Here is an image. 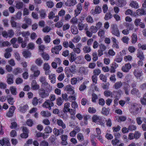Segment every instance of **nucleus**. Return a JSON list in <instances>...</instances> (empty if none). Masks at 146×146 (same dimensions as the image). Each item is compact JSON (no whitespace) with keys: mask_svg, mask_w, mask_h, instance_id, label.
<instances>
[{"mask_svg":"<svg viewBox=\"0 0 146 146\" xmlns=\"http://www.w3.org/2000/svg\"><path fill=\"white\" fill-rule=\"evenodd\" d=\"M65 74L68 78L72 77L73 74L78 72L79 70L75 65L70 66V68L66 67L64 69Z\"/></svg>","mask_w":146,"mask_h":146,"instance_id":"obj_1","label":"nucleus"},{"mask_svg":"<svg viewBox=\"0 0 146 146\" xmlns=\"http://www.w3.org/2000/svg\"><path fill=\"white\" fill-rule=\"evenodd\" d=\"M111 33L119 37L120 34L117 25L115 24H113L111 26Z\"/></svg>","mask_w":146,"mask_h":146,"instance_id":"obj_2","label":"nucleus"},{"mask_svg":"<svg viewBox=\"0 0 146 146\" xmlns=\"http://www.w3.org/2000/svg\"><path fill=\"white\" fill-rule=\"evenodd\" d=\"M92 120L93 122L101 125H104L102 118L99 116L94 115L92 117Z\"/></svg>","mask_w":146,"mask_h":146,"instance_id":"obj_3","label":"nucleus"},{"mask_svg":"<svg viewBox=\"0 0 146 146\" xmlns=\"http://www.w3.org/2000/svg\"><path fill=\"white\" fill-rule=\"evenodd\" d=\"M38 94L39 96L41 98H44L48 96L49 93L46 92L43 88H41L38 91Z\"/></svg>","mask_w":146,"mask_h":146,"instance_id":"obj_4","label":"nucleus"},{"mask_svg":"<svg viewBox=\"0 0 146 146\" xmlns=\"http://www.w3.org/2000/svg\"><path fill=\"white\" fill-rule=\"evenodd\" d=\"M52 121L54 123H55L57 121V125L58 126L61 127L63 129H64L66 127L65 124L61 120L56 119L54 117L52 119Z\"/></svg>","mask_w":146,"mask_h":146,"instance_id":"obj_5","label":"nucleus"},{"mask_svg":"<svg viewBox=\"0 0 146 146\" xmlns=\"http://www.w3.org/2000/svg\"><path fill=\"white\" fill-rule=\"evenodd\" d=\"M54 105V104L53 102L50 101V100H48L43 103L42 106L44 108L50 110L51 109V107L53 106Z\"/></svg>","mask_w":146,"mask_h":146,"instance_id":"obj_6","label":"nucleus"},{"mask_svg":"<svg viewBox=\"0 0 146 146\" xmlns=\"http://www.w3.org/2000/svg\"><path fill=\"white\" fill-rule=\"evenodd\" d=\"M41 86L42 88H44L45 91L48 93L51 91L52 90V86L49 84L48 82L41 85Z\"/></svg>","mask_w":146,"mask_h":146,"instance_id":"obj_7","label":"nucleus"},{"mask_svg":"<svg viewBox=\"0 0 146 146\" xmlns=\"http://www.w3.org/2000/svg\"><path fill=\"white\" fill-rule=\"evenodd\" d=\"M62 48V46L60 45H58L55 46L54 47L52 48L51 52L52 53H55L56 54H58L59 52Z\"/></svg>","mask_w":146,"mask_h":146,"instance_id":"obj_8","label":"nucleus"},{"mask_svg":"<svg viewBox=\"0 0 146 146\" xmlns=\"http://www.w3.org/2000/svg\"><path fill=\"white\" fill-rule=\"evenodd\" d=\"M102 9L101 8L98 6H96L94 9H92L91 11V13L93 15L96 14H98L102 12Z\"/></svg>","mask_w":146,"mask_h":146,"instance_id":"obj_9","label":"nucleus"},{"mask_svg":"<svg viewBox=\"0 0 146 146\" xmlns=\"http://www.w3.org/2000/svg\"><path fill=\"white\" fill-rule=\"evenodd\" d=\"M131 66L129 63H127L123 66L121 68L122 70L125 72H128L131 68Z\"/></svg>","mask_w":146,"mask_h":146,"instance_id":"obj_10","label":"nucleus"},{"mask_svg":"<svg viewBox=\"0 0 146 146\" xmlns=\"http://www.w3.org/2000/svg\"><path fill=\"white\" fill-rule=\"evenodd\" d=\"M139 106L136 104H133L130 108L131 111L134 113H137L139 112Z\"/></svg>","mask_w":146,"mask_h":146,"instance_id":"obj_11","label":"nucleus"},{"mask_svg":"<svg viewBox=\"0 0 146 146\" xmlns=\"http://www.w3.org/2000/svg\"><path fill=\"white\" fill-rule=\"evenodd\" d=\"M0 144L2 146H10L9 138H4L0 140Z\"/></svg>","mask_w":146,"mask_h":146,"instance_id":"obj_12","label":"nucleus"},{"mask_svg":"<svg viewBox=\"0 0 146 146\" xmlns=\"http://www.w3.org/2000/svg\"><path fill=\"white\" fill-rule=\"evenodd\" d=\"M133 73L137 79H139L140 77L143 74L142 70L139 69H136L135 70Z\"/></svg>","mask_w":146,"mask_h":146,"instance_id":"obj_13","label":"nucleus"},{"mask_svg":"<svg viewBox=\"0 0 146 146\" xmlns=\"http://www.w3.org/2000/svg\"><path fill=\"white\" fill-rule=\"evenodd\" d=\"M130 86L128 83L125 82H123V88L126 94L127 95H129V92L130 90Z\"/></svg>","mask_w":146,"mask_h":146,"instance_id":"obj_14","label":"nucleus"},{"mask_svg":"<svg viewBox=\"0 0 146 146\" xmlns=\"http://www.w3.org/2000/svg\"><path fill=\"white\" fill-rule=\"evenodd\" d=\"M22 128L23 133L21 135V136L22 138H26L28 136V130L26 127L23 126L22 127Z\"/></svg>","mask_w":146,"mask_h":146,"instance_id":"obj_15","label":"nucleus"},{"mask_svg":"<svg viewBox=\"0 0 146 146\" xmlns=\"http://www.w3.org/2000/svg\"><path fill=\"white\" fill-rule=\"evenodd\" d=\"M31 70L34 72V76L36 77H38L40 74V71L37 70V67L34 66H32L31 68Z\"/></svg>","mask_w":146,"mask_h":146,"instance_id":"obj_16","label":"nucleus"},{"mask_svg":"<svg viewBox=\"0 0 146 146\" xmlns=\"http://www.w3.org/2000/svg\"><path fill=\"white\" fill-rule=\"evenodd\" d=\"M11 26L13 28L15 27L16 29H20L21 28V25L17 23L14 21V17L11 18Z\"/></svg>","mask_w":146,"mask_h":146,"instance_id":"obj_17","label":"nucleus"},{"mask_svg":"<svg viewBox=\"0 0 146 146\" xmlns=\"http://www.w3.org/2000/svg\"><path fill=\"white\" fill-rule=\"evenodd\" d=\"M88 25L86 23L84 24L83 23H81L80 22H78V29L80 31L83 30L84 29L85 30H88Z\"/></svg>","mask_w":146,"mask_h":146,"instance_id":"obj_18","label":"nucleus"},{"mask_svg":"<svg viewBox=\"0 0 146 146\" xmlns=\"http://www.w3.org/2000/svg\"><path fill=\"white\" fill-rule=\"evenodd\" d=\"M74 87L70 85H67L65 88V89L68 92V93H69L72 95L74 94Z\"/></svg>","mask_w":146,"mask_h":146,"instance_id":"obj_19","label":"nucleus"},{"mask_svg":"<svg viewBox=\"0 0 146 146\" xmlns=\"http://www.w3.org/2000/svg\"><path fill=\"white\" fill-rule=\"evenodd\" d=\"M31 88L33 90H37L38 89L40 86L37 83L35 80H33L31 84Z\"/></svg>","mask_w":146,"mask_h":146,"instance_id":"obj_20","label":"nucleus"},{"mask_svg":"<svg viewBox=\"0 0 146 146\" xmlns=\"http://www.w3.org/2000/svg\"><path fill=\"white\" fill-rule=\"evenodd\" d=\"M76 59V54L74 52H72L70 54L69 56V60L71 63L74 61L75 62Z\"/></svg>","mask_w":146,"mask_h":146,"instance_id":"obj_21","label":"nucleus"},{"mask_svg":"<svg viewBox=\"0 0 146 146\" xmlns=\"http://www.w3.org/2000/svg\"><path fill=\"white\" fill-rule=\"evenodd\" d=\"M30 35V33L28 31L22 32V36L24 37L25 41H29V36Z\"/></svg>","mask_w":146,"mask_h":146,"instance_id":"obj_22","label":"nucleus"},{"mask_svg":"<svg viewBox=\"0 0 146 146\" xmlns=\"http://www.w3.org/2000/svg\"><path fill=\"white\" fill-rule=\"evenodd\" d=\"M53 132L56 136H58L60 134H62L64 132V130L62 129H58L55 128L53 130Z\"/></svg>","mask_w":146,"mask_h":146,"instance_id":"obj_23","label":"nucleus"},{"mask_svg":"<svg viewBox=\"0 0 146 146\" xmlns=\"http://www.w3.org/2000/svg\"><path fill=\"white\" fill-rule=\"evenodd\" d=\"M116 1L117 5L120 7L124 6L127 3L125 0H116Z\"/></svg>","mask_w":146,"mask_h":146,"instance_id":"obj_24","label":"nucleus"},{"mask_svg":"<svg viewBox=\"0 0 146 146\" xmlns=\"http://www.w3.org/2000/svg\"><path fill=\"white\" fill-rule=\"evenodd\" d=\"M76 3V0H68L66 3V5L68 6H73Z\"/></svg>","mask_w":146,"mask_h":146,"instance_id":"obj_25","label":"nucleus"},{"mask_svg":"<svg viewBox=\"0 0 146 146\" xmlns=\"http://www.w3.org/2000/svg\"><path fill=\"white\" fill-rule=\"evenodd\" d=\"M118 65L116 63L113 62L111 66V69L110 70V72L111 73H114L115 71V69L118 67Z\"/></svg>","mask_w":146,"mask_h":146,"instance_id":"obj_26","label":"nucleus"},{"mask_svg":"<svg viewBox=\"0 0 146 146\" xmlns=\"http://www.w3.org/2000/svg\"><path fill=\"white\" fill-rule=\"evenodd\" d=\"M136 13L139 16L145 15L146 14V11L143 9H139L136 11Z\"/></svg>","mask_w":146,"mask_h":146,"instance_id":"obj_27","label":"nucleus"},{"mask_svg":"<svg viewBox=\"0 0 146 146\" xmlns=\"http://www.w3.org/2000/svg\"><path fill=\"white\" fill-rule=\"evenodd\" d=\"M78 70V73H80L82 74L86 75L88 73V70L83 67H80Z\"/></svg>","mask_w":146,"mask_h":146,"instance_id":"obj_28","label":"nucleus"},{"mask_svg":"<svg viewBox=\"0 0 146 146\" xmlns=\"http://www.w3.org/2000/svg\"><path fill=\"white\" fill-rule=\"evenodd\" d=\"M16 3L15 7L18 9H21L23 7V3L20 1L18 0L15 1Z\"/></svg>","mask_w":146,"mask_h":146,"instance_id":"obj_29","label":"nucleus"},{"mask_svg":"<svg viewBox=\"0 0 146 146\" xmlns=\"http://www.w3.org/2000/svg\"><path fill=\"white\" fill-rule=\"evenodd\" d=\"M49 79L50 80V82L54 84L56 82V76L55 74H50L49 75Z\"/></svg>","mask_w":146,"mask_h":146,"instance_id":"obj_30","label":"nucleus"},{"mask_svg":"<svg viewBox=\"0 0 146 146\" xmlns=\"http://www.w3.org/2000/svg\"><path fill=\"white\" fill-rule=\"evenodd\" d=\"M12 50L11 48H8L6 50V52L4 54L5 57V58H7L11 57V55L10 52H11Z\"/></svg>","mask_w":146,"mask_h":146,"instance_id":"obj_31","label":"nucleus"},{"mask_svg":"<svg viewBox=\"0 0 146 146\" xmlns=\"http://www.w3.org/2000/svg\"><path fill=\"white\" fill-rule=\"evenodd\" d=\"M70 28L71 31L73 34L76 35L78 34V31L76 26L73 25L71 26Z\"/></svg>","mask_w":146,"mask_h":146,"instance_id":"obj_32","label":"nucleus"},{"mask_svg":"<svg viewBox=\"0 0 146 146\" xmlns=\"http://www.w3.org/2000/svg\"><path fill=\"white\" fill-rule=\"evenodd\" d=\"M7 99L8 102L9 104L11 105H13L14 104L15 101L13 98L10 95L8 96L7 97Z\"/></svg>","mask_w":146,"mask_h":146,"instance_id":"obj_33","label":"nucleus"},{"mask_svg":"<svg viewBox=\"0 0 146 146\" xmlns=\"http://www.w3.org/2000/svg\"><path fill=\"white\" fill-rule=\"evenodd\" d=\"M70 104L69 103H66L64 104V107L63 109V112L64 113L68 112L69 109H70L69 108L70 107Z\"/></svg>","mask_w":146,"mask_h":146,"instance_id":"obj_34","label":"nucleus"},{"mask_svg":"<svg viewBox=\"0 0 146 146\" xmlns=\"http://www.w3.org/2000/svg\"><path fill=\"white\" fill-rule=\"evenodd\" d=\"M122 85H123V82H122L121 81L117 82L115 84L114 87L116 90L118 89L121 87Z\"/></svg>","mask_w":146,"mask_h":146,"instance_id":"obj_35","label":"nucleus"},{"mask_svg":"<svg viewBox=\"0 0 146 146\" xmlns=\"http://www.w3.org/2000/svg\"><path fill=\"white\" fill-rule=\"evenodd\" d=\"M28 106L27 105H25L23 106L20 107L18 109L22 113L25 112L27 110Z\"/></svg>","mask_w":146,"mask_h":146,"instance_id":"obj_36","label":"nucleus"},{"mask_svg":"<svg viewBox=\"0 0 146 146\" xmlns=\"http://www.w3.org/2000/svg\"><path fill=\"white\" fill-rule=\"evenodd\" d=\"M13 76L12 74H9L8 75L7 82L8 84H10L13 83Z\"/></svg>","mask_w":146,"mask_h":146,"instance_id":"obj_37","label":"nucleus"},{"mask_svg":"<svg viewBox=\"0 0 146 146\" xmlns=\"http://www.w3.org/2000/svg\"><path fill=\"white\" fill-rule=\"evenodd\" d=\"M137 40V37L136 33H133L131 36V42L133 44H135Z\"/></svg>","mask_w":146,"mask_h":146,"instance_id":"obj_38","label":"nucleus"},{"mask_svg":"<svg viewBox=\"0 0 146 146\" xmlns=\"http://www.w3.org/2000/svg\"><path fill=\"white\" fill-rule=\"evenodd\" d=\"M40 114L42 116L44 117H48L51 115L50 113L48 111H42Z\"/></svg>","mask_w":146,"mask_h":146,"instance_id":"obj_39","label":"nucleus"},{"mask_svg":"<svg viewBox=\"0 0 146 146\" xmlns=\"http://www.w3.org/2000/svg\"><path fill=\"white\" fill-rule=\"evenodd\" d=\"M137 56L141 60H143L144 58V55L142 52L141 50H138L137 54Z\"/></svg>","mask_w":146,"mask_h":146,"instance_id":"obj_40","label":"nucleus"},{"mask_svg":"<svg viewBox=\"0 0 146 146\" xmlns=\"http://www.w3.org/2000/svg\"><path fill=\"white\" fill-rule=\"evenodd\" d=\"M96 137V136L94 135H92L90 136V140L92 146H96V143L94 141Z\"/></svg>","mask_w":146,"mask_h":146,"instance_id":"obj_41","label":"nucleus"},{"mask_svg":"<svg viewBox=\"0 0 146 146\" xmlns=\"http://www.w3.org/2000/svg\"><path fill=\"white\" fill-rule=\"evenodd\" d=\"M10 44L9 42L7 41H5L2 42V41L0 42V46H9Z\"/></svg>","mask_w":146,"mask_h":146,"instance_id":"obj_42","label":"nucleus"},{"mask_svg":"<svg viewBox=\"0 0 146 146\" xmlns=\"http://www.w3.org/2000/svg\"><path fill=\"white\" fill-rule=\"evenodd\" d=\"M23 54L25 58H28L31 56V53L28 51H25L23 52Z\"/></svg>","mask_w":146,"mask_h":146,"instance_id":"obj_43","label":"nucleus"},{"mask_svg":"<svg viewBox=\"0 0 146 146\" xmlns=\"http://www.w3.org/2000/svg\"><path fill=\"white\" fill-rule=\"evenodd\" d=\"M131 93L133 95H138L139 94V92L138 89L133 88L131 90Z\"/></svg>","mask_w":146,"mask_h":146,"instance_id":"obj_44","label":"nucleus"},{"mask_svg":"<svg viewBox=\"0 0 146 146\" xmlns=\"http://www.w3.org/2000/svg\"><path fill=\"white\" fill-rule=\"evenodd\" d=\"M130 5L131 7L135 8L137 9L139 7L138 4L136 1H132Z\"/></svg>","mask_w":146,"mask_h":146,"instance_id":"obj_45","label":"nucleus"},{"mask_svg":"<svg viewBox=\"0 0 146 146\" xmlns=\"http://www.w3.org/2000/svg\"><path fill=\"white\" fill-rule=\"evenodd\" d=\"M81 37L79 36H77L72 39V41L74 43H77L79 41Z\"/></svg>","mask_w":146,"mask_h":146,"instance_id":"obj_46","label":"nucleus"},{"mask_svg":"<svg viewBox=\"0 0 146 146\" xmlns=\"http://www.w3.org/2000/svg\"><path fill=\"white\" fill-rule=\"evenodd\" d=\"M22 72V70L20 68H16L13 70V73L15 74H17L19 73H21Z\"/></svg>","mask_w":146,"mask_h":146,"instance_id":"obj_47","label":"nucleus"},{"mask_svg":"<svg viewBox=\"0 0 146 146\" xmlns=\"http://www.w3.org/2000/svg\"><path fill=\"white\" fill-rule=\"evenodd\" d=\"M83 50L85 53H88L91 50L90 47L87 46H84L83 48Z\"/></svg>","mask_w":146,"mask_h":146,"instance_id":"obj_48","label":"nucleus"},{"mask_svg":"<svg viewBox=\"0 0 146 146\" xmlns=\"http://www.w3.org/2000/svg\"><path fill=\"white\" fill-rule=\"evenodd\" d=\"M77 138L79 141H82L84 140L83 135L81 133H79L77 134Z\"/></svg>","mask_w":146,"mask_h":146,"instance_id":"obj_49","label":"nucleus"},{"mask_svg":"<svg viewBox=\"0 0 146 146\" xmlns=\"http://www.w3.org/2000/svg\"><path fill=\"white\" fill-rule=\"evenodd\" d=\"M132 59V56L130 55L125 56L124 57V60L126 62L131 61Z\"/></svg>","mask_w":146,"mask_h":146,"instance_id":"obj_50","label":"nucleus"},{"mask_svg":"<svg viewBox=\"0 0 146 146\" xmlns=\"http://www.w3.org/2000/svg\"><path fill=\"white\" fill-rule=\"evenodd\" d=\"M86 20L87 22L89 23H94V21L92 17L88 15L86 18Z\"/></svg>","mask_w":146,"mask_h":146,"instance_id":"obj_51","label":"nucleus"},{"mask_svg":"<svg viewBox=\"0 0 146 146\" xmlns=\"http://www.w3.org/2000/svg\"><path fill=\"white\" fill-rule=\"evenodd\" d=\"M90 30L92 33H95L97 31L98 29L96 26H92L90 27Z\"/></svg>","mask_w":146,"mask_h":146,"instance_id":"obj_52","label":"nucleus"},{"mask_svg":"<svg viewBox=\"0 0 146 146\" xmlns=\"http://www.w3.org/2000/svg\"><path fill=\"white\" fill-rule=\"evenodd\" d=\"M112 16L111 13H107L105 15L104 18L105 20H108L112 17Z\"/></svg>","mask_w":146,"mask_h":146,"instance_id":"obj_53","label":"nucleus"},{"mask_svg":"<svg viewBox=\"0 0 146 146\" xmlns=\"http://www.w3.org/2000/svg\"><path fill=\"white\" fill-rule=\"evenodd\" d=\"M109 110H110L109 109L103 108L102 109V113L103 114L107 115L109 113Z\"/></svg>","mask_w":146,"mask_h":146,"instance_id":"obj_54","label":"nucleus"},{"mask_svg":"<svg viewBox=\"0 0 146 146\" xmlns=\"http://www.w3.org/2000/svg\"><path fill=\"white\" fill-rule=\"evenodd\" d=\"M105 34L104 31L103 29H100L98 33V35L101 37H104Z\"/></svg>","mask_w":146,"mask_h":146,"instance_id":"obj_55","label":"nucleus"},{"mask_svg":"<svg viewBox=\"0 0 146 146\" xmlns=\"http://www.w3.org/2000/svg\"><path fill=\"white\" fill-rule=\"evenodd\" d=\"M46 5L48 7L52 8L54 5L53 2L51 1H49L46 2Z\"/></svg>","mask_w":146,"mask_h":146,"instance_id":"obj_56","label":"nucleus"},{"mask_svg":"<svg viewBox=\"0 0 146 146\" xmlns=\"http://www.w3.org/2000/svg\"><path fill=\"white\" fill-rule=\"evenodd\" d=\"M24 20L25 21V23L28 25H30L31 24L32 21L31 19L28 18L26 16L24 18Z\"/></svg>","mask_w":146,"mask_h":146,"instance_id":"obj_57","label":"nucleus"},{"mask_svg":"<svg viewBox=\"0 0 146 146\" xmlns=\"http://www.w3.org/2000/svg\"><path fill=\"white\" fill-rule=\"evenodd\" d=\"M35 63L38 66H40L43 63V61L41 59L38 58L36 60Z\"/></svg>","mask_w":146,"mask_h":146,"instance_id":"obj_58","label":"nucleus"},{"mask_svg":"<svg viewBox=\"0 0 146 146\" xmlns=\"http://www.w3.org/2000/svg\"><path fill=\"white\" fill-rule=\"evenodd\" d=\"M141 104L144 105H146V93L143 95V98L141 100Z\"/></svg>","mask_w":146,"mask_h":146,"instance_id":"obj_59","label":"nucleus"},{"mask_svg":"<svg viewBox=\"0 0 146 146\" xmlns=\"http://www.w3.org/2000/svg\"><path fill=\"white\" fill-rule=\"evenodd\" d=\"M27 48L28 49L33 50L35 48V44L33 42L29 43L28 44Z\"/></svg>","mask_w":146,"mask_h":146,"instance_id":"obj_60","label":"nucleus"},{"mask_svg":"<svg viewBox=\"0 0 146 146\" xmlns=\"http://www.w3.org/2000/svg\"><path fill=\"white\" fill-rule=\"evenodd\" d=\"M39 80L40 82L42 83L41 85L47 82L46 81V78L44 76H41Z\"/></svg>","mask_w":146,"mask_h":146,"instance_id":"obj_61","label":"nucleus"},{"mask_svg":"<svg viewBox=\"0 0 146 146\" xmlns=\"http://www.w3.org/2000/svg\"><path fill=\"white\" fill-rule=\"evenodd\" d=\"M11 94L13 95H16L17 94L16 88L15 87H11L10 88Z\"/></svg>","mask_w":146,"mask_h":146,"instance_id":"obj_62","label":"nucleus"},{"mask_svg":"<svg viewBox=\"0 0 146 146\" xmlns=\"http://www.w3.org/2000/svg\"><path fill=\"white\" fill-rule=\"evenodd\" d=\"M8 37L9 38L12 37L14 34L13 31L12 29H10L7 31Z\"/></svg>","mask_w":146,"mask_h":146,"instance_id":"obj_63","label":"nucleus"},{"mask_svg":"<svg viewBox=\"0 0 146 146\" xmlns=\"http://www.w3.org/2000/svg\"><path fill=\"white\" fill-rule=\"evenodd\" d=\"M98 99V96L95 94H93L92 95V101L94 103H96V100Z\"/></svg>","mask_w":146,"mask_h":146,"instance_id":"obj_64","label":"nucleus"}]
</instances>
